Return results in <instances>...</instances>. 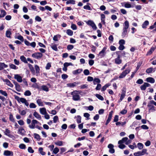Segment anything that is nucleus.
Segmentation results:
<instances>
[{
	"label": "nucleus",
	"instance_id": "f257e3e1",
	"mask_svg": "<svg viewBox=\"0 0 156 156\" xmlns=\"http://www.w3.org/2000/svg\"><path fill=\"white\" fill-rule=\"evenodd\" d=\"M129 27V22L127 20L126 21L124 24V27L123 29V32L122 33V37L126 36L127 34V30Z\"/></svg>",
	"mask_w": 156,
	"mask_h": 156
},
{
	"label": "nucleus",
	"instance_id": "f03ea898",
	"mask_svg": "<svg viewBox=\"0 0 156 156\" xmlns=\"http://www.w3.org/2000/svg\"><path fill=\"white\" fill-rule=\"evenodd\" d=\"M73 95V99L74 101H77L80 100V97L78 93V91L74 90L71 93Z\"/></svg>",
	"mask_w": 156,
	"mask_h": 156
},
{
	"label": "nucleus",
	"instance_id": "7ed1b4c3",
	"mask_svg": "<svg viewBox=\"0 0 156 156\" xmlns=\"http://www.w3.org/2000/svg\"><path fill=\"white\" fill-rule=\"evenodd\" d=\"M147 151V149H144L142 150V151H139L137 152L134 153V155L136 156H140L143 155L146 153Z\"/></svg>",
	"mask_w": 156,
	"mask_h": 156
},
{
	"label": "nucleus",
	"instance_id": "20e7f679",
	"mask_svg": "<svg viewBox=\"0 0 156 156\" xmlns=\"http://www.w3.org/2000/svg\"><path fill=\"white\" fill-rule=\"evenodd\" d=\"M43 56V54L41 52H36L32 55V56L36 59H40Z\"/></svg>",
	"mask_w": 156,
	"mask_h": 156
},
{
	"label": "nucleus",
	"instance_id": "39448f33",
	"mask_svg": "<svg viewBox=\"0 0 156 156\" xmlns=\"http://www.w3.org/2000/svg\"><path fill=\"white\" fill-rule=\"evenodd\" d=\"M86 23L88 25L91 26L94 30H95L97 29L96 25L93 21L89 20Z\"/></svg>",
	"mask_w": 156,
	"mask_h": 156
},
{
	"label": "nucleus",
	"instance_id": "423d86ee",
	"mask_svg": "<svg viewBox=\"0 0 156 156\" xmlns=\"http://www.w3.org/2000/svg\"><path fill=\"white\" fill-rule=\"evenodd\" d=\"M130 72V70L128 69H126L123 71L119 76V78H122L125 77L126 74L129 73Z\"/></svg>",
	"mask_w": 156,
	"mask_h": 156
},
{
	"label": "nucleus",
	"instance_id": "0eeeda50",
	"mask_svg": "<svg viewBox=\"0 0 156 156\" xmlns=\"http://www.w3.org/2000/svg\"><path fill=\"white\" fill-rule=\"evenodd\" d=\"M107 49L106 47H104L102 50L99 52L98 54V56L100 57V58L103 57L105 55V51Z\"/></svg>",
	"mask_w": 156,
	"mask_h": 156
},
{
	"label": "nucleus",
	"instance_id": "6e6552de",
	"mask_svg": "<svg viewBox=\"0 0 156 156\" xmlns=\"http://www.w3.org/2000/svg\"><path fill=\"white\" fill-rule=\"evenodd\" d=\"M114 145L112 144H109L108 146V147L109 149V152L111 154H113L115 153V150L113 148Z\"/></svg>",
	"mask_w": 156,
	"mask_h": 156
},
{
	"label": "nucleus",
	"instance_id": "1a4fd4ad",
	"mask_svg": "<svg viewBox=\"0 0 156 156\" xmlns=\"http://www.w3.org/2000/svg\"><path fill=\"white\" fill-rule=\"evenodd\" d=\"M80 82H74L72 83H70L67 84V87H75L76 85L78 84H80Z\"/></svg>",
	"mask_w": 156,
	"mask_h": 156
},
{
	"label": "nucleus",
	"instance_id": "9d476101",
	"mask_svg": "<svg viewBox=\"0 0 156 156\" xmlns=\"http://www.w3.org/2000/svg\"><path fill=\"white\" fill-rule=\"evenodd\" d=\"M3 154L6 156H13V152L9 150L5 151Z\"/></svg>",
	"mask_w": 156,
	"mask_h": 156
},
{
	"label": "nucleus",
	"instance_id": "9b49d317",
	"mask_svg": "<svg viewBox=\"0 0 156 156\" xmlns=\"http://www.w3.org/2000/svg\"><path fill=\"white\" fill-rule=\"evenodd\" d=\"M39 123L36 120L33 119L32 121L31 125H29V127L32 129H34L35 126V124Z\"/></svg>",
	"mask_w": 156,
	"mask_h": 156
},
{
	"label": "nucleus",
	"instance_id": "f8f14e48",
	"mask_svg": "<svg viewBox=\"0 0 156 156\" xmlns=\"http://www.w3.org/2000/svg\"><path fill=\"white\" fill-rule=\"evenodd\" d=\"M14 78L19 82L21 83L22 81V77L19 74L15 75Z\"/></svg>",
	"mask_w": 156,
	"mask_h": 156
},
{
	"label": "nucleus",
	"instance_id": "ddd939ff",
	"mask_svg": "<svg viewBox=\"0 0 156 156\" xmlns=\"http://www.w3.org/2000/svg\"><path fill=\"white\" fill-rule=\"evenodd\" d=\"M122 60L120 59V56L119 55H118L117 58L115 59V62L116 64H119L122 63Z\"/></svg>",
	"mask_w": 156,
	"mask_h": 156
},
{
	"label": "nucleus",
	"instance_id": "4468645a",
	"mask_svg": "<svg viewBox=\"0 0 156 156\" xmlns=\"http://www.w3.org/2000/svg\"><path fill=\"white\" fill-rule=\"evenodd\" d=\"M11 131L10 130H9L8 129H6L5 132V135L8 136L10 138H12L14 137V136L10 134Z\"/></svg>",
	"mask_w": 156,
	"mask_h": 156
},
{
	"label": "nucleus",
	"instance_id": "2eb2a0df",
	"mask_svg": "<svg viewBox=\"0 0 156 156\" xmlns=\"http://www.w3.org/2000/svg\"><path fill=\"white\" fill-rule=\"evenodd\" d=\"M2 80L3 81L6 82V84L8 86L12 87H13V85L12 84V83L8 79H2Z\"/></svg>",
	"mask_w": 156,
	"mask_h": 156
},
{
	"label": "nucleus",
	"instance_id": "dca6fc26",
	"mask_svg": "<svg viewBox=\"0 0 156 156\" xmlns=\"http://www.w3.org/2000/svg\"><path fill=\"white\" fill-rule=\"evenodd\" d=\"M156 48V47H151L150 49L147 52V53L146 54V55L148 56L151 55Z\"/></svg>",
	"mask_w": 156,
	"mask_h": 156
},
{
	"label": "nucleus",
	"instance_id": "f3484780",
	"mask_svg": "<svg viewBox=\"0 0 156 156\" xmlns=\"http://www.w3.org/2000/svg\"><path fill=\"white\" fill-rule=\"evenodd\" d=\"M146 80L147 82H149L152 83H154L155 82V80L154 79L151 77H149L147 78Z\"/></svg>",
	"mask_w": 156,
	"mask_h": 156
},
{
	"label": "nucleus",
	"instance_id": "a211bd4d",
	"mask_svg": "<svg viewBox=\"0 0 156 156\" xmlns=\"http://www.w3.org/2000/svg\"><path fill=\"white\" fill-rule=\"evenodd\" d=\"M149 24V22L148 20H146L142 25V27L144 29H146L147 26Z\"/></svg>",
	"mask_w": 156,
	"mask_h": 156
},
{
	"label": "nucleus",
	"instance_id": "6ab92c4d",
	"mask_svg": "<svg viewBox=\"0 0 156 156\" xmlns=\"http://www.w3.org/2000/svg\"><path fill=\"white\" fill-rule=\"evenodd\" d=\"M40 113L42 115H44L45 114H47L46 109L45 108H40Z\"/></svg>",
	"mask_w": 156,
	"mask_h": 156
},
{
	"label": "nucleus",
	"instance_id": "aec40b11",
	"mask_svg": "<svg viewBox=\"0 0 156 156\" xmlns=\"http://www.w3.org/2000/svg\"><path fill=\"white\" fill-rule=\"evenodd\" d=\"M82 71V69H78L76 70L73 71V73L74 75H76L80 73Z\"/></svg>",
	"mask_w": 156,
	"mask_h": 156
},
{
	"label": "nucleus",
	"instance_id": "412c9836",
	"mask_svg": "<svg viewBox=\"0 0 156 156\" xmlns=\"http://www.w3.org/2000/svg\"><path fill=\"white\" fill-rule=\"evenodd\" d=\"M126 123V122L124 121V122H116L115 124L117 126H119L121 125L122 126H123Z\"/></svg>",
	"mask_w": 156,
	"mask_h": 156
},
{
	"label": "nucleus",
	"instance_id": "4be33fe9",
	"mask_svg": "<svg viewBox=\"0 0 156 156\" xmlns=\"http://www.w3.org/2000/svg\"><path fill=\"white\" fill-rule=\"evenodd\" d=\"M87 5H84L83 6V9H85L90 10H91L90 7L89 5H90V3H88L87 4Z\"/></svg>",
	"mask_w": 156,
	"mask_h": 156
},
{
	"label": "nucleus",
	"instance_id": "5701e85b",
	"mask_svg": "<svg viewBox=\"0 0 156 156\" xmlns=\"http://www.w3.org/2000/svg\"><path fill=\"white\" fill-rule=\"evenodd\" d=\"M6 14V12L4 10H1V14H0V18L4 17Z\"/></svg>",
	"mask_w": 156,
	"mask_h": 156
},
{
	"label": "nucleus",
	"instance_id": "b1692460",
	"mask_svg": "<svg viewBox=\"0 0 156 156\" xmlns=\"http://www.w3.org/2000/svg\"><path fill=\"white\" fill-rule=\"evenodd\" d=\"M20 59L24 63H27L28 62L26 59V58L23 55L21 56L20 57Z\"/></svg>",
	"mask_w": 156,
	"mask_h": 156
},
{
	"label": "nucleus",
	"instance_id": "393cba45",
	"mask_svg": "<svg viewBox=\"0 0 156 156\" xmlns=\"http://www.w3.org/2000/svg\"><path fill=\"white\" fill-rule=\"evenodd\" d=\"M34 115L37 119H41V116L37 112H34Z\"/></svg>",
	"mask_w": 156,
	"mask_h": 156
},
{
	"label": "nucleus",
	"instance_id": "a878e982",
	"mask_svg": "<svg viewBox=\"0 0 156 156\" xmlns=\"http://www.w3.org/2000/svg\"><path fill=\"white\" fill-rule=\"evenodd\" d=\"M32 87L34 88H37L39 90H41V87L39 86L37 83H35L32 85Z\"/></svg>",
	"mask_w": 156,
	"mask_h": 156
},
{
	"label": "nucleus",
	"instance_id": "bb28decb",
	"mask_svg": "<svg viewBox=\"0 0 156 156\" xmlns=\"http://www.w3.org/2000/svg\"><path fill=\"white\" fill-rule=\"evenodd\" d=\"M41 87V90H43L46 91H48L49 90L48 88L46 85H43Z\"/></svg>",
	"mask_w": 156,
	"mask_h": 156
},
{
	"label": "nucleus",
	"instance_id": "cd10ccee",
	"mask_svg": "<svg viewBox=\"0 0 156 156\" xmlns=\"http://www.w3.org/2000/svg\"><path fill=\"white\" fill-rule=\"evenodd\" d=\"M101 82V80L98 78H95L93 80V83L94 85L96 84V83H99Z\"/></svg>",
	"mask_w": 156,
	"mask_h": 156
},
{
	"label": "nucleus",
	"instance_id": "c85d7f7f",
	"mask_svg": "<svg viewBox=\"0 0 156 156\" xmlns=\"http://www.w3.org/2000/svg\"><path fill=\"white\" fill-rule=\"evenodd\" d=\"M67 5L71 4L74 5L75 4V1L74 0H69L66 2Z\"/></svg>",
	"mask_w": 156,
	"mask_h": 156
},
{
	"label": "nucleus",
	"instance_id": "c756f323",
	"mask_svg": "<svg viewBox=\"0 0 156 156\" xmlns=\"http://www.w3.org/2000/svg\"><path fill=\"white\" fill-rule=\"evenodd\" d=\"M110 86V84L109 83L106 84L105 85L103 86L101 89V91H105L107 89V88Z\"/></svg>",
	"mask_w": 156,
	"mask_h": 156
},
{
	"label": "nucleus",
	"instance_id": "7c9ffc66",
	"mask_svg": "<svg viewBox=\"0 0 156 156\" xmlns=\"http://www.w3.org/2000/svg\"><path fill=\"white\" fill-rule=\"evenodd\" d=\"M18 132H19L20 134L22 135H24L25 133L24 129L22 127H21V128L19 129Z\"/></svg>",
	"mask_w": 156,
	"mask_h": 156
},
{
	"label": "nucleus",
	"instance_id": "2f4dec72",
	"mask_svg": "<svg viewBox=\"0 0 156 156\" xmlns=\"http://www.w3.org/2000/svg\"><path fill=\"white\" fill-rule=\"evenodd\" d=\"M66 33L68 35L72 36L73 34V31L70 29H68L66 31Z\"/></svg>",
	"mask_w": 156,
	"mask_h": 156
},
{
	"label": "nucleus",
	"instance_id": "473e14b6",
	"mask_svg": "<svg viewBox=\"0 0 156 156\" xmlns=\"http://www.w3.org/2000/svg\"><path fill=\"white\" fill-rule=\"evenodd\" d=\"M43 148L42 147H40L39 148L38 151L39 152L40 154L41 155H44L46 153L45 152L43 151Z\"/></svg>",
	"mask_w": 156,
	"mask_h": 156
},
{
	"label": "nucleus",
	"instance_id": "72a5a7b5",
	"mask_svg": "<svg viewBox=\"0 0 156 156\" xmlns=\"http://www.w3.org/2000/svg\"><path fill=\"white\" fill-rule=\"evenodd\" d=\"M95 96L97 98L101 101H103L104 99L103 97L100 94H96Z\"/></svg>",
	"mask_w": 156,
	"mask_h": 156
},
{
	"label": "nucleus",
	"instance_id": "f704fd0d",
	"mask_svg": "<svg viewBox=\"0 0 156 156\" xmlns=\"http://www.w3.org/2000/svg\"><path fill=\"white\" fill-rule=\"evenodd\" d=\"M61 37V36L60 34L55 35L53 37V40L55 41H58V38H60Z\"/></svg>",
	"mask_w": 156,
	"mask_h": 156
},
{
	"label": "nucleus",
	"instance_id": "c9c22d12",
	"mask_svg": "<svg viewBox=\"0 0 156 156\" xmlns=\"http://www.w3.org/2000/svg\"><path fill=\"white\" fill-rule=\"evenodd\" d=\"M137 146L139 150H141L143 149L144 147L143 144L141 143H138L137 144Z\"/></svg>",
	"mask_w": 156,
	"mask_h": 156
},
{
	"label": "nucleus",
	"instance_id": "e433bc0d",
	"mask_svg": "<svg viewBox=\"0 0 156 156\" xmlns=\"http://www.w3.org/2000/svg\"><path fill=\"white\" fill-rule=\"evenodd\" d=\"M34 138L36 139L37 140L39 141L41 139L40 136L39 134L34 133Z\"/></svg>",
	"mask_w": 156,
	"mask_h": 156
},
{
	"label": "nucleus",
	"instance_id": "4c0bfd02",
	"mask_svg": "<svg viewBox=\"0 0 156 156\" xmlns=\"http://www.w3.org/2000/svg\"><path fill=\"white\" fill-rule=\"evenodd\" d=\"M8 65L4 63H0V68H4L8 67Z\"/></svg>",
	"mask_w": 156,
	"mask_h": 156
},
{
	"label": "nucleus",
	"instance_id": "58836bf2",
	"mask_svg": "<svg viewBox=\"0 0 156 156\" xmlns=\"http://www.w3.org/2000/svg\"><path fill=\"white\" fill-rule=\"evenodd\" d=\"M72 65L73 64L71 63H68L66 62L64 64V67L63 68H67L68 66Z\"/></svg>",
	"mask_w": 156,
	"mask_h": 156
},
{
	"label": "nucleus",
	"instance_id": "ea45409f",
	"mask_svg": "<svg viewBox=\"0 0 156 156\" xmlns=\"http://www.w3.org/2000/svg\"><path fill=\"white\" fill-rule=\"evenodd\" d=\"M37 102L39 105V106H44L42 102L41 101V99H38V100H37Z\"/></svg>",
	"mask_w": 156,
	"mask_h": 156
},
{
	"label": "nucleus",
	"instance_id": "a19ab883",
	"mask_svg": "<svg viewBox=\"0 0 156 156\" xmlns=\"http://www.w3.org/2000/svg\"><path fill=\"white\" fill-rule=\"evenodd\" d=\"M31 94V92L29 90H27L24 93V95L26 96H30Z\"/></svg>",
	"mask_w": 156,
	"mask_h": 156
},
{
	"label": "nucleus",
	"instance_id": "79ce46f5",
	"mask_svg": "<svg viewBox=\"0 0 156 156\" xmlns=\"http://www.w3.org/2000/svg\"><path fill=\"white\" fill-rule=\"evenodd\" d=\"M9 119L10 121L13 122H15V119L13 117L12 115L11 114H10L9 115Z\"/></svg>",
	"mask_w": 156,
	"mask_h": 156
},
{
	"label": "nucleus",
	"instance_id": "37998d69",
	"mask_svg": "<svg viewBox=\"0 0 156 156\" xmlns=\"http://www.w3.org/2000/svg\"><path fill=\"white\" fill-rule=\"evenodd\" d=\"M15 86L16 90L18 92H20L21 90V87L20 85L18 84L17 85H16Z\"/></svg>",
	"mask_w": 156,
	"mask_h": 156
},
{
	"label": "nucleus",
	"instance_id": "c03bdc74",
	"mask_svg": "<svg viewBox=\"0 0 156 156\" xmlns=\"http://www.w3.org/2000/svg\"><path fill=\"white\" fill-rule=\"evenodd\" d=\"M124 6L125 8H127L133 7L130 4L128 3H125L124 5Z\"/></svg>",
	"mask_w": 156,
	"mask_h": 156
},
{
	"label": "nucleus",
	"instance_id": "a18cd8bd",
	"mask_svg": "<svg viewBox=\"0 0 156 156\" xmlns=\"http://www.w3.org/2000/svg\"><path fill=\"white\" fill-rule=\"evenodd\" d=\"M15 38H17L20 40L21 41L23 42L24 41V38L21 35H20L17 36V37H15Z\"/></svg>",
	"mask_w": 156,
	"mask_h": 156
},
{
	"label": "nucleus",
	"instance_id": "49530a36",
	"mask_svg": "<svg viewBox=\"0 0 156 156\" xmlns=\"http://www.w3.org/2000/svg\"><path fill=\"white\" fill-rule=\"evenodd\" d=\"M51 48H52V49L55 50V51H58V48H57V45L56 44H54V45L51 46Z\"/></svg>",
	"mask_w": 156,
	"mask_h": 156
},
{
	"label": "nucleus",
	"instance_id": "de8ad7c7",
	"mask_svg": "<svg viewBox=\"0 0 156 156\" xmlns=\"http://www.w3.org/2000/svg\"><path fill=\"white\" fill-rule=\"evenodd\" d=\"M11 34V32L9 30H7L6 32V36L7 37H10V35Z\"/></svg>",
	"mask_w": 156,
	"mask_h": 156
},
{
	"label": "nucleus",
	"instance_id": "09e8293b",
	"mask_svg": "<svg viewBox=\"0 0 156 156\" xmlns=\"http://www.w3.org/2000/svg\"><path fill=\"white\" fill-rule=\"evenodd\" d=\"M55 144L59 146H61L62 145L63 142L62 141H58L57 142H55Z\"/></svg>",
	"mask_w": 156,
	"mask_h": 156
},
{
	"label": "nucleus",
	"instance_id": "8fccbe9b",
	"mask_svg": "<svg viewBox=\"0 0 156 156\" xmlns=\"http://www.w3.org/2000/svg\"><path fill=\"white\" fill-rule=\"evenodd\" d=\"M19 147L22 149H25L26 147V145L24 144H20L19 146Z\"/></svg>",
	"mask_w": 156,
	"mask_h": 156
},
{
	"label": "nucleus",
	"instance_id": "3c124183",
	"mask_svg": "<svg viewBox=\"0 0 156 156\" xmlns=\"http://www.w3.org/2000/svg\"><path fill=\"white\" fill-rule=\"evenodd\" d=\"M0 93L5 96H7L8 95V94L5 91H4L1 90H0Z\"/></svg>",
	"mask_w": 156,
	"mask_h": 156
},
{
	"label": "nucleus",
	"instance_id": "603ef678",
	"mask_svg": "<svg viewBox=\"0 0 156 156\" xmlns=\"http://www.w3.org/2000/svg\"><path fill=\"white\" fill-rule=\"evenodd\" d=\"M59 151V149L58 147L55 148L53 150V152L55 154H57Z\"/></svg>",
	"mask_w": 156,
	"mask_h": 156
},
{
	"label": "nucleus",
	"instance_id": "864d4df0",
	"mask_svg": "<svg viewBox=\"0 0 156 156\" xmlns=\"http://www.w3.org/2000/svg\"><path fill=\"white\" fill-rule=\"evenodd\" d=\"M125 43V41L123 39L120 40L119 42V45H124Z\"/></svg>",
	"mask_w": 156,
	"mask_h": 156
},
{
	"label": "nucleus",
	"instance_id": "5fc2aeb1",
	"mask_svg": "<svg viewBox=\"0 0 156 156\" xmlns=\"http://www.w3.org/2000/svg\"><path fill=\"white\" fill-rule=\"evenodd\" d=\"M35 20L38 22H41L42 20L41 18L38 16H37L35 17Z\"/></svg>",
	"mask_w": 156,
	"mask_h": 156
},
{
	"label": "nucleus",
	"instance_id": "6e6d98bb",
	"mask_svg": "<svg viewBox=\"0 0 156 156\" xmlns=\"http://www.w3.org/2000/svg\"><path fill=\"white\" fill-rule=\"evenodd\" d=\"M67 48L68 50H71L74 48V46L73 45H67Z\"/></svg>",
	"mask_w": 156,
	"mask_h": 156
},
{
	"label": "nucleus",
	"instance_id": "4d7b16f0",
	"mask_svg": "<svg viewBox=\"0 0 156 156\" xmlns=\"http://www.w3.org/2000/svg\"><path fill=\"white\" fill-rule=\"evenodd\" d=\"M71 27V28L73 30H76L77 28L76 25L74 24H72Z\"/></svg>",
	"mask_w": 156,
	"mask_h": 156
},
{
	"label": "nucleus",
	"instance_id": "13d9d810",
	"mask_svg": "<svg viewBox=\"0 0 156 156\" xmlns=\"http://www.w3.org/2000/svg\"><path fill=\"white\" fill-rule=\"evenodd\" d=\"M119 120V116L117 115H115L114 118V119L113 120V122H118V121Z\"/></svg>",
	"mask_w": 156,
	"mask_h": 156
},
{
	"label": "nucleus",
	"instance_id": "bf43d9fd",
	"mask_svg": "<svg viewBox=\"0 0 156 156\" xmlns=\"http://www.w3.org/2000/svg\"><path fill=\"white\" fill-rule=\"evenodd\" d=\"M81 117L80 115H78L77 119V122L78 123L81 122Z\"/></svg>",
	"mask_w": 156,
	"mask_h": 156
},
{
	"label": "nucleus",
	"instance_id": "052dcab7",
	"mask_svg": "<svg viewBox=\"0 0 156 156\" xmlns=\"http://www.w3.org/2000/svg\"><path fill=\"white\" fill-rule=\"evenodd\" d=\"M28 152L31 153H33L34 151L32 149L31 147H29L28 149Z\"/></svg>",
	"mask_w": 156,
	"mask_h": 156
},
{
	"label": "nucleus",
	"instance_id": "680f3d73",
	"mask_svg": "<svg viewBox=\"0 0 156 156\" xmlns=\"http://www.w3.org/2000/svg\"><path fill=\"white\" fill-rule=\"evenodd\" d=\"M146 88V87L144 83L140 86V89L142 90H145Z\"/></svg>",
	"mask_w": 156,
	"mask_h": 156
},
{
	"label": "nucleus",
	"instance_id": "e2e57ef3",
	"mask_svg": "<svg viewBox=\"0 0 156 156\" xmlns=\"http://www.w3.org/2000/svg\"><path fill=\"white\" fill-rule=\"evenodd\" d=\"M84 74L85 75H88L89 74L90 72L89 70L87 69H86L84 70L83 71Z\"/></svg>",
	"mask_w": 156,
	"mask_h": 156
},
{
	"label": "nucleus",
	"instance_id": "0e129e2a",
	"mask_svg": "<svg viewBox=\"0 0 156 156\" xmlns=\"http://www.w3.org/2000/svg\"><path fill=\"white\" fill-rule=\"evenodd\" d=\"M143 83V80L141 79H138L136 82V83L138 84H142Z\"/></svg>",
	"mask_w": 156,
	"mask_h": 156
},
{
	"label": "nucleus",
	"instance_id": "69168bd1",
	"mask_svg": "<svg viewBox=\"0 0 156 156\" xmlns=\"http://www.w3.org/2000/svg\"><path fill=\"white\" fill-rule=\"evenodd\" d=\"M101 84L100 83H98V84L97 86L95 88V89L96 90H99L101 89Z\"/></svg>",
	"mask_w": 156,
	"mask_h": 156
},
{
	"label": "nucleus",
	"instance_id": "338daca9",
	"mask_svg": "<svg viewBox=\"0 0 156 156\" xmlns=\"http://www.w3.org/2000/svg\"><path fill=\"white\" fill-rule=\"evenodd\" d=\"M36 107V105L34 103H31L30 105V108H35Z\"/></svg>",
	"mask_w": 156,
	"mask_h": 156
},
{
	"label": "nucleus",
	"instance_id": "774afa93",
	"mask_svg": "<svg viewBox=\"0 0 156 156\" xmlns=\"http://www.w3.org/2000/svg\"><path fill=\"white\" fill-rule=\"evenodd\" d=\"M58 120V117L57 116H55L53 118V122L54 123H56Z\"/></svg>",
	"mask_w": 156,
	"mask_h": 156
}]
</instances>
